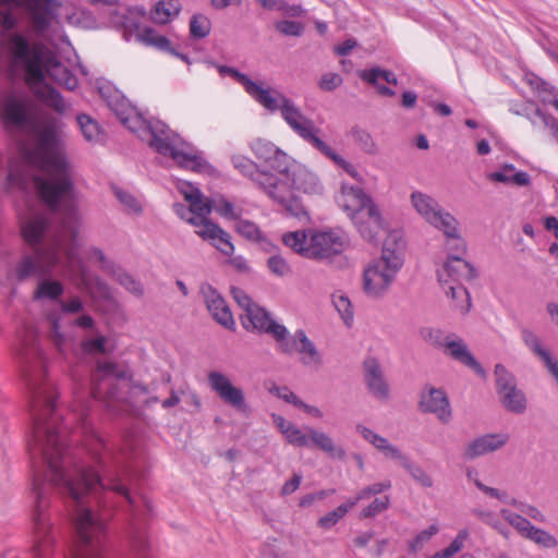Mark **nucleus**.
I'll return each instance as SVG.
<instances>
[{
  "label": "nucleus",
  "mask_w": 558,
  "mask_h": 558,
  "mask_svg": "<svg viewBox=\"0 0 558 558\" xmlns=\"http://www.w3.org/2000/svg\"><path fill=\"white\" fill-rule=\"evenodd\" d=\"M360 77L373 85L376 86L379 78L386 81L389 84L397 85L398 78L391 71L388 70H381L379 68H372L369 70H363L360 72Z\"/></svg>",
  "instance_id": "nucleus-42"
},
{
  "label": "nucleus",
  "mask_w": 558,
  "mask_h": 558,
  "mask_svg": "<svg viewBox=\"0 0 558 558\" xmlns=\"http://www.w3.org/2000/svg\"><path fill=\"white\" fill-rule=\"evenodd\" d=\"M140 41L147 46H153L161 51H172L170 40L158 34L154 28L145 26L136 35Z\"/></svg>",
  "instance_id": "nucleus-35"
},
{
  "label": "nucleus",
  "mask_w": 558,
  "mask_h": 558,
  "mask_svg": "<svg viewBox=\"0 0 558 558\" xmlns=\"http://www.w3.org/2000/svg\"><path fill=\"white\" fill-rule=\"evenodd\" d=\"M421 338L435 348L442 349L446 337L442 330L433 327H424L420 330Z\"/></svg>",
  "instance_id": "nucleus-57"
},
{
  "label": "nucleus",
  "mask_w": 558,
  "mask_h": 558,
  "mask_svg": "<svg viewBox=\"0 0 558 558\" xmlns=\"http://www.w3.org/2000/svg\"><path fill=\"white\" fill-rule=\"evenodd\" d=\"M107 337L104 335H99L95 338H87L82 340L81 342V349L83 353L88 355H96V354H106L107 353Z\"/></svg>",
  "instance_id": "nucleus-49"
},
{
  "label": "nucleus",
  "mask_w": 558,
  "mask_h": 558,
  "mask_svg": "<svg viewBox=\"0 0 558 558\" xmlns=\"http://www.w3.org/2000/svg\"><path fill=\"white\" fill-rule=\"evenodd\" d=\"M109 275L132 294L136 296H142L144 294V288L141 282L124 271L121 267L117 266Z\"/></svg>",
  "instance_id": "nucleus-38"
},
{
  "label": "nucleus",
  "mask_w": 558,
  "mask_h": 558,
  "mask_svg": "<svg viewBox=\"0 0 558 558\" xmlns=\"http://www.w3.org/2000/svg\"><path fill=\"white\" fill-rule=\"evenodd\" d=\"M404 248L405 242L397 231L387 235L380 258L363 272V290L368 296L379 298L389 289L403 265Z\"/></svg>",
  "instance_id": "nucleus-5"
},
{
  "label": "nucleus",
  "mask_w": 558,
  "mask_h": 558,
  "mask_svg": "<svg viewBox=\"0 0 558 558\" xmlns=\"http://www.w3.org/2000/svg\"><path fill=\"white\" fill-rule=\"evenodd\" d=\"M17 19L9 11H0L1 47L12 77L23 76L33 94L47 107L63 114L68 105L58 89L45 83V51L40 41H31L28 36L16 31Z\"/></svg>",
  "instance_id": "nucleus-1"
},
{
  "label": "nucleus",
  "mask_w": 558,
  "mask_h": 558,
  "mask_svg": "<svg viewBox=\"0 0 558 558\" xmlns=\"http://www.w3.org/2000/svg\"><path fill=\"white\" fill-rule=\"evenodd\" d=\"M267 89L268 97L275 102V106L264 108L270 112L280 110L287 124L305 142L318 149L324 144V141L318 137L320 130L301 112L292 100L271 87H267Z\"/></svg>",
  "instance_id": "nucleus-7"
},
{
  "label": "nucleus",
  "mask_w": 558,
  "mask_h": 558,
  "mask_svg": "<svg viewBox=\"0 0 558 558\" xmlns=\"http://www.w3.org/2000/svg\"><path fill=\"white\" fill-rule=\"evenodd\" d=\"M402 468H404L420 485L424 487H430L433 485L432 477L421 466L413 464L409 459Z\"/></svg>",
  "instance_id": "nucleus-58"
},
{
  "label": "nucleus",
  "mask_w": 558,
  "mask_h": 558,
  "mask_svg": "<svg viewBox=\"0 0 558 558\" xmlns=\"http://www.w3.org/2000/svg\"><path fill=\"white\" fill-rule=\"evenodd\" d=\"M64 292L63 284L58 280L41 279L39 280L34 294L33 300H49L57 301L61 298Z\"/></svg>",
  "instance_id": "nucleus-32"
},
{
  "label": "nucleus",
  "mask_w": 558,
  "mask_h": 558,
  "mask_svg": "<svg viewBox=\"0 0 558 558\" xmlns=\"http://www.w3.org/2000/svg\"><path fill=\"white\" fill-rule=\"evenodd\" d=\"M365 383L369 392L379 400L389 398V385L379 362L375 357L364 361Z\"/></svg>",
  "instance_id": "nucleus-27"
},
{
  "label": "nucleus",
  "mask_w": 558,
  "mask_h": 558,
  "mask_svg": "<svg viewBox=\"0 0 558 558\" xmlns=\"http://www.w3.org/2000/svg\"><path fill=\"white\" fill-rule=\"evenodd\" d=\"M260 4L268 10L281 11L289 16H301L303 9L301 5H289L282 0H259Z\"/></svg>",
  "instance_id": "nucleus-51"
},
{
  "label": "nucleus",
  "mask_w": 558,
  "mask_h": 558,
  "mask_svg": "<svg viewBox=\"0 0 558 558\" xmlns=\"http://www.w3.org/2000/svg\"><path fill=\"white\" fill-rule=\"evenodd\" d=\"M445 294L451 299L452 307L462 315L470 312L472 303L468 289L463 283H440Z\"/></svg>",
  "instance_id": "nucleus-31"
},
{
  "label": "nucleus",
  "mask_w": 558,
  "mask_h": 558,
  "mask_svg": "<svg viewBox=\"0 0 558 558\" xmlns=\"http://www.w3.org/2000/svg\"><path fill=\"white\" fill-rule=\"evenodd\" d=\"M99 94L123 125L132 132H137V128L144 123V119L131 106L129 100L110 85L100 86Z\"/></svg>",
  "instance_id": "nucleus-16"
},
{
  "label": "nucleus",
  "mask_w": 558,
  "mask_h": 558,
  "mask_svg": "<svg viewBox=\"0 0 558 558\" xmlns=\"http://www.w3.org/2000/svg\"><path fill=\"white\" fill-rule=\"evenodd\" d=\"M235 231L248 241L259 242L263 240V233L258 226L251 220L239 219Z\"/></svg>",
  "instance_id": "nucleus-48"
},
{
  "label": "nucleus",
  "mask_w": 558,
  "mask_h": 558,
  "mask_svg": "<svg viewBox=\"0 0 558 558\" xmlns=\"http://www.w3.org/2000/svg\"><path fill=\"white\" fill-rule=\"evenodd\" d=\"M317 150L319 153H322L325 157H327L330 160H332L337 166L342 168L352 178H356L357 177L359 172L355 169V167L352 163L348 162L345 159H343L339 154H337L325 142H324V144Z\"/></svg>",
  "instance_id": "nucleus-45"
},
{
  "label": "nucleus",
  "mask_w": 558,
  "mask_h": 558,
  "mask_svg": "<svg viewBox=\"0 0 558 558\" xmlns=\"http://www.w3.org/2000/svg\"><path fill=\"white\" fill-rule=\"evenodd\" d=\"M352 135L355 143H357L361 149L364 150L365 153L375 154L377 151L376 144L372 135L367 131L354 128L352 130Z\"/></svg>",
  "instance_id": "nucleus-54"
},
{
  "label": "nucleus",
  "mask_w": 558,
  "mask_h": 558,
  "mask_svg": "<svg viewBox=\"0 0 558 558\" xmlns=\"http://www.w3.org/2000/svg\"><path fill=\"white\" fill-rule=\"evenodd\" d=\"M458 226L459 223L458 220L456 219L454 230L452 232L449 231L448 233H444L445 236L447 238L446 245L448 250V257L450 256V254L460 255L461 257H463V255L466 252V245L459 233Z\"/></svg>",
  "instance_id": "nucleus-44"
},
{
  "label": "nucleus",
  "mask_w": 558,
  "mask_h": 558,
  "mask_svg": "<svg viewBox=\"0 0 558 558\" xmlns=\"http://www.w3.org/2000/svg\"><path fill=\"white\" fill-rule=\"evenodd\" d=\"M196 234L203 240L208 241L215 246L221 254L226 256H232L234 253V245L231 242L230 234L225 231L219 225L207 219L201 229H197Z\"/></svg>",
  "instance_id": "nucleus-26"
},
{
  "label": "nucleus",
  "mask_w": 558,
  "mask_h": 558,
  "mask_svg": "<svg viewBox=\"0 0 558 558\" xmlns=\"http://www.w3.org/2000/svg\"><path fill=\"white\" fill-rule=\"evenodd\" d=\"M390 487H391L390 481L374 483V484L368 485V486L364 487L363 489H361L357 493V495L355 496V498L350 499V501H354V506H355L359 501L366 499L373 495H378V494L389 489Z\"/></svg>",
  "instance_id": "nucleus-56"
},
{
  "label": "nucleus",
  "mask_w": 558,
  "mask_h": 558,
  "mask_svg": "<svg viewBox=\"0 0 558 558\" xmlns=\"http://www.w3.org/2000/svg\"><path fill=\"white\" fill-rule=\"evenodd\" d=\"M181 11L179 0H159L153 12L151 20L158 24H166Z\"/></svg>",
  "instance_id": "nucleus-34"
},
{
  "label": "nucleus",
  "mask_w": 558,
  "mask_h": 558,
  "mask_svg": "<svg viewBox=\"0 0 558 558\" xmlns=\"http://www.w3.org/2000/svg\"><path fill=\"white\" fill-rule=\"evenodd\" d=\"M77 124L84 138L89 143H98L101 140V131L98 122L88 114L82 113L77 116Z\"/></svg>",
  "instance_id": "nucleus-37"
},
{
  "label": "nucleus",
  "mask_w": 558,
  "mask_h": 558,
  "mask_svg": "<svg viewBox=\"0 0 558 558\" xmlns=\"http://www.w3.org/2000/svg\"><path fill=\"white\" fill-rule=\"evenodd\" d=\"M282 242L293 252L308 258L310 232L307 233L306 230L286 232L282 235Z\"/></svg>",
  "instance_id": "nucleus-33"
},
{
  "label": "nucleus",
  "mask_w": 558,
  "mask_h": 558,
  "mask_svg": "<svg viewBox=\"0 0 558 558\" xmlns=\"http://www.w3.org/2000/svg\"><path fill=\"white\" fill-rule=\"evenodd\" d=\"M241 323L245 330L266 333L275 339L282 340L286 326L271 318L270 313L255 304L241 315Z\"/></svg>",
  "instance_id": "nucleus-17"
},
{
  "label": "nucleus",
  "mask_w": 558,
  "mask_h": 558,
  "mask_svg": "<svg viewBox=\"0 0 558 558\" xmlns=\"http://www.w3.org/2000/svg\"><path fill=\"white\" fill-rule=\"evenodd\" d=\"M389 506H390L389 496H383L380 498H375L367 507H365L361 511L360 518H362V519L374 518L377 514L387 510L389 508Z\"/></svg>",
  "instance_id": "nucleus-53"
},
{
  "label": "nucleus",
  "mask_w": 558,
  "mask_h": 558,
  "mask_svg": "<svg viewBox=\"0 0 558 558\" xmlns=\"http://www.w3.org/2000/svg\"><path fill=\"white\" fill-rule=\"evenodd\" d=\"M418 407L423 413H433L442 423H448L451 420L449 399L441 389L426 385L421 392Z\"/></svg>",
  "instance_id": "nucleus-21"
},
{
  "label": "nucleus",
  "mask_w": 558,
  "mask_h": 558,
  "mask_svg": "<svg viewBox=\"0 0 558 558\" xmlns=\"http://www.w3.org/2000/svg\"><path fill=\"white\" fill-rule=\"evenodd\" d=\"M62 126L57 118L48 119L37 131L35 148L27 153L29 160L46 173V178H35V186L41 199L54 211L60 201L73 191L70 165L62 151Z\"/></svg>",
  "instance_id": "nucleus-2"
},
{
  "label": "nucleus",
  "mask_w": 558,
  "mask_h": 558,
  "mask_svg": "<svg viewBox=\"0 0 558 558\" xmlns=\"http://www.w3.org/2000/svg\"><path fill=\"white\" fill-rule=\"evenodd\" d=\"M77 213L71 206L63 214L62 221L58 233L53 241L44 244L45 235L48 229V220L43 215H36L25 219L21 223V234L24 242L36 251L38 248L57 250L64 255L65 266L71 272H78L83 269V262L78 256L76 238H77Z\"/></svg>",
  "instance_id": "nucleus-3"
},
{
  "label": "nucleus",
  "mask_w": 558,
  "mask_h": 558,
  "mask_svg": "<svg viewBox=\"0 0 558 558\" xmlns=\"http://www.w3.org/2000/svg\"><path fill=\"white\" fill-rule=\"evenodd\" d=\"M232 163L234 168L239 170L240 173H242L244 177L250 178L256 186H258L259 181H262L259 174H266V171L259 170V168L253 160L242 155L233 156Z\"/></svg>",
  "instance_id": "nucleus-36"
},
{
  "label": "nucleus",
  "mask_w": 558,
  "mask_h": 558,
  "mask_svg": "<svg viewBox=\"0 0 558 558\" xmlns=\"http://www.w3.org/2000/svg\"><path fill=\"white\" fill-rule=\"evenodd\" d=\"M201 294L213 318L225 328L234 330L235 322L232 313L217 289L210 283H203L201 286Z\"/></svg>",
  "instance_id": "nucleus-20"
},
{
  "label": "nucleus",
  "mask_w": 558,
  "mask_h": 558,
  "mask_svg": "<svg viewBox=\"0 0 558 558\" xmlns=\"http://www.w3.org/2000/svg\"><path fill=\"white\" fill-rule=\"evenodd\" d=\"M521 336L524 344L543 361L551 356L549 352L542 347L539 338L532 330L523 328Z\"/></svg>",
  "instance_id": "nucleus-46"
},
{
  "label": "nucleus",
  "mask_w": 558,
  "mask_h": 558,
  "mask_svg": "<svg viewBox=\"0 0 558 558\" xmlns=\"http://www.w3.org/2000/svg\"><path fill=\"white\" fill-rule=\"evenodd\" d=\"M354 507V501H350L348 500L347 502L340 505L339 507H337L335 510L332 511H329L328 513H326L325 515H323L322 518H319L318 520V525L322 527V529H331L332 526H335L339 520H341L348 512L350 509H352Z\"/></svg>",
  "instance_id": "nucleus-41"
},
{
  "label": "nucleus",
  "mask_w": 558,
  "mask_h": 558,
  "mask_svg": "<svg viewBox=\"0 0 558 558\" xmlns=\"http://www.w3.org/2000/svg\"><path fill=\"white\" fill-rule=\"evenodd\" d=\"M184 197L189 202L193 215L206 218V216L211 213V206L207 202H204L203 195L198 189H191L190 192H185Z\"/></svg>",
  "instance_id": "nucleus-40"
},
{
  "label": "nucleus",
  "mask_w": 558,
  "mask_h": 558,
  "mask_svg": "<svg viewBox=\"0 0 558 558\" xmlns=\"http://www.w3.org/2000/svg\"><path fill=\"white\" fill-rule=\"evenodd\" d=\"M259 178L262 181H259L257 187L280 205L289 216L308 220L307 211L301 201L294 195L289 179H280L269 172L259 174Z\"/></svg>",
  "instance_id": "nucleus-10"
},
{
  "label": "nucleus",
  "mask_w": 558,
  "mask_h": 558,
  "mask_svg": "<svg viewBox=\"0 0 558 558\" xmlns=\"http://www.w3.org/2000/svg\"><path fill=\"white\" fill-rule=\"evenodd\" d=\"M356 430L361 434V436L366 441L372 444L379 451L385 447V445H387L389 442L387 438L378 435L377 433H375L371 428H368L366 426H363L361 424L356 425Z\"/></svg>",
  "instance_id": "nucleus-60"
},
{
  "label": "nucleus",
  "mask_w": 558,
  "mask_h": 558,
  "mask_svg": "<svg viewBox=\"0 0 558 558\" xmlns=\"http://www.w3.org/2000/svg\"><path fill=\"white\" fill-rule=\"evenodd\" d=\"M476 277V269L460 255L450 254L442 268L438 270L439 283H463Z\"/></svg>",
  "instance_id": "nucleus-23"
},
{
  "label": "nucleus",
  "mask_w": 558,
  "mask_h": 558,
  "mask_svg": "<svg viewBox=\"0 0 558 558\" xmlns=\"http://www.w3.org/2000/svg\"><path fill=\"white\" fill-rule=\"evenodd\" d=\"M494 374L496 377V390L502 407L511 413L525 412L527 401L522 390L517 388L514 376L502 364H496Z\"/></svg>",
  "instance_id": "nucleus-11"
},
{
  "label": "nucleus",
  "mask_w": 558,
  "mask_h": 558,
  "mask_svg": "<svg viewBox=\"0 0 558 558\" xmlns=\"http://www.w3.org/2000/svg\"><path fill=\"white\" fill-rule=\"evenodd\" d=\"M278 350L283 354H300V361L304 366L319 367L322 365V355L314 342L306 336L303 329H299L293 336L289 337L286 332L282 340L277 341Z\"/></svg>",
  "instance_id": "nucleus-14"
},
{
  "label": "nucleus",
  "mask_w": 558,
  "mask_h": 558,
  "mask_svg": "<svg viewBox=\"0 0 558 558\" xmlns=\"http://www.w3.org/2000/svg\"><path fill=\"white\" fill-rule=\"evenodd\" d=\"M114 194L119 202L131 213H141L142 206L138 201L129 192L114 187Z\"/></svg>",
  "instance_id": "nucleus-63"
},
{
  "label": "nucleus",
  "mask_w": 558,
  "mask_h": 558,
  "mask_svg": "<svg viewBox=\"0 0 558 558\" xmlns=\"http://www.w3.org/2000/svg\"><path fill=\"white\" fill-rule=\"evenodd\" d=\"M468 536H469L468 531L461 530L448 547H446L445 549H442L440 551H437L429 558H451L453 555H456L457 553H459L462 549Z\"/></svg>",
  "instance_id": "nucleus-52"
},
{
  "label": "nucleus",
  "mask_w": 558,
  "mask_h": 558,
  "mask_svg": "<svg viewBox=\"0 0 558 558\" xmlns=\"http://www.w3.org/2000/svg\"><path fill=\"white\" fill-rule=\"evenodd\" d=\"M287 441L296 447H310V436L303 433L299 427L292 425L288 430H284Z\"/></svg>",
  "instance_id": "nucleus-59"
},
{
  "label": "nucleus",
  "mask_w": 558,
  "mask_h": 558,
  "mask_svg": "<svg viewBox=\"0 0 558 558\" xmlns=\"http://www.w3.org/2000/svg\"><path fill=\"white\" fill-rule=\"evenodd\" d=\"M174 210L180 218L195 226L197 229H201V226H203V223H205V221L207 220V218H202L193 215L190 206H185L183 204H175Z\"/></svg>",
  "instance_id": "nucleus-64"
},
{
  "label": "nucleus",
  "mask_w": 558,
  "mask_h": 558,
  "mask_svg": "<svg viewBox=\"0 0 558 558\" xmlns=\"http://www.w3.org/2000/svg\"><path fill=\"white\" fill-rule=\"evenodd\" d=\"M295 189L305 194H320L323 185L316 174L312 172L300 173L294 179Z\"/></svg>",
  "instance_id": "nucleus-39"
},
{
  "label": "nucleus",
  "mask_w": 558,
  "mask_h": 558,
  "mask_svg": "<svg viewBox=\"0 0 558 558\" xmlns=\"http://www.w3.org/2000/svg\"><path fill=\"white\" fill-rule=\"evenodd\" d=\"M220 76H230L236 83L241 84L246 94L263 107H272L275 102L268 97V89L263 83L252 81L246 74L235 68L213 63Z\"/></svg>",
  "instance_id": "nucleus-22"
},
{
  "label": "nucleus",
  "mask_w": 558,
  "mask_h": 558,
  "mask_svg": "<svg viewBox=\"0 0 558 558\" xmlns=\"http://www.w3.org/2000/svg\"><path fill=\"white\" fill-rule=\"evenodd\" d=\"M149 133L148 143L157 153L169 156L181 168L195 172L205 171L209 165L199 155L193 154L182 148V141L179 135L174 134L167 124L159 120H144L137 128Z\"/></svg>",
  "instance_id": "nucleus-6"
},
{
  "label": "nucleus",
  "mask_w": 558,
  "mask_h": 558,
  "mask_svg": "<svg viewBox=\"0 0 558 558\" xmlns=\"http://www.w3.org/2000/svg\"><path fill=\"white\" fill-rule=\"evenodd\" d=\"M344 194L348 201L351 202V205H347V208H352L355 225L361 235L368 242L377 241L383 229V218L377 206L359 186H351L344 191Z\"/></svg>",
  "instance_id": "nucleus-8"
},
{
  "label": "nucleus",
  "mask_w": 558,
  "mask_h": 558,
  "mask_svg": "<svg viewBox=\"0 0 558 558\" xmlns=\"http://www.w3.org/2000/svg\"><path fill=\"white\" fill-rule=\"evenodd\" d=\"M501 514L505 518V520L511 526H513L521 536L526 537L527 533L530 532V527L533 526V524L526 518L518 513L511 512L507 509L501 510Z\"/></svg>",
  "instance_id": "nucleus-50"
},
{
  "label": "nucleus",
  "mask_w": 558,
  "mask_h": 558,
  "mask_svg": "<svg viewBox=\"0 0 558 558\" xmlns=\"http://www.w3.org/2000/svg\"><path fill=\"white\" fill-rule=\"evenodd\" d=\"M275 27L284 36L300 37L304 33V25L299 21L281 20L275 23Z\"/></svg>",
  "instance_id": "nucleus-55"
},
{
  "label": "nucleus",
  "mask_w": 558,
  "mask_h": 558,
  "mask_svg": "<svg viewBox=\"0 0 558 558\" xmlns=\"http://www.w3.org/2000/svg\"><path fill=\"white\" fill-rule=\"evenodd\" d=\"M442 349L444 352L454 361H458L461 364L470 367L482 377L486 376L484 368L470 352L463 339L454 335H449L446 337Z\"/></svg>",
  "instance_id": "nucleus-24"
},
{
  "label": "nucleus",
  "mask_w": 558,
  "mask_h": 558,
  "mask_svg": "<svg viewBox=\"0 0 558 558\" xmlns=\"http://www.w3.org/2000/svg\"><path fill=\"white\" fill-rule=\"evenodd\" d=\"M270 271L279 277L287 276L291 272V267L287 260L279 254L271 255L267 260Z\"/></svg>",
  "instance_id": "nucleus-62"
},
{
  "label": "nucleus",
  "mask_w": 558,
  "mask_h": 558,
  "mask_svg": "<svg viewBox=\"0 0 558 558\" xmlns=\"http://www.w3.org/2000/svg\"><path fill=\"white\" fill-rule=\"evenodd\" d=\"M508 440V434H487L477 437L468 446L464 457L468 459H474L476 457L494 452L504 447Z\"/></svg>",
  "instance_id": "nucleus-28"
},
{
  "label": "nucleus",
  "mask_w": 558,
  "mask_h": 558,
  "mask_svg": "<svg viewBox=\"0 0 558 558\" xmlns=\"http://www.w3.org/2000/svg\"><path fill=\"white\" fill-rule=\"evenodd\" d=\"M0 118L7 128L22 129L31 124L32 116L26 99L10 93L0 100Z\"/></svg>",
  "instance_id": "nucleus-18"
},
{
  "label": "nucleus",
  "mask_w": 558,
  "mask_h": 558,
  "mask_svg": "<svg viewBox=\"0 0 558 558\" xmlns=\"http://www.w3.org/2000/svg\"><path fill=\"white\" fill-rule=\"evenodd\" d=\"M310 436V446H314L317 449L327 453L330 458L343 460L347 456L345 450L342 447L336 446L332 438L320 430L313 427H305Z\"/></svg>",
  "instance_id": "nucleus-30"
},
{
  "label": "nucleus",
  "mask_w": 558,
  "mask_h": 558,
  "mask_svg": "<svg viewBox=\"0 0 558 558\" xmlns=\"http://www.w3.org/2000/svg\"><path fill=\"white\" fill-rule=\"evenodd\" d=\"M347 245L348 238L340 230H310L308 258H330L342 253Z\"/></svg>",
  "instance_id": "nucleus-15"
},
{
  "label": "nucleus",
  "mask_w": 558,
  "mask_h": 558,
  "mask_svg": "<svg viewBox=\"0 0 558 558\" xmlns=\"http://www.w3.org/2000/svg\"><path fill=\"white\" fill-rule=\"evenodd\" d=\"M525 538L545 548H555L558 546V541L554 535L534 525L530 527V532Z\"/></svg>",
  "instance_id": "nucleus-47"
},
{
  "label": "nucleus",
  "mask_w": 558,
  "mask_h": 558,
  "mask_svg": "<svg viewBox=\"0 0 558 558\" xmlns=\"http://www.w3.org/2000/svg\"><path fill=\"white\" fill-rule=\"evenodd\" d=\"M207 380L210 389L227 404L240 412L247 411L244 392L241 388L232 385L230 378L217 371L209 372Z\"/></svg>",
  "instance_id": "nucleus-19"
},
{
  "label": "nucleus",
  "mask_w": 558,
  "mask_h": 558,
  "mask_svg": "<svg viewBox=\"0 0 558 558\" xmlns=\"http://www.w3.org/2000/svg\"><path fill=\"white\" fill-rule=\"evenodd\" d=\"M48 52L49 50L47 49L45 51V75L48 74L53 81L69 90H74L78 85L76 76L60 61L48 58Z\"/></svg>",
  "instance_id": "nucleus-29"
},
{
  "label": "nucleus",
  "mask_w": 558,
  "mask_h": 558,
  "mask_svg": "<svg viewBox=\"0 0 558 558\" xmlns=\"http://www.w3.org/2000/svg\"><path fill=\"white\" fill-rule=\"evenodd\" d=\"M211 31L210 20L201 13L194 14L190 21V33L193 38L207 37Z\"/></svg>",
  "instance_id": "nucleus-43"
},
{
  "label": "nucleus",
  "mask_w": 558,
  "mask_h": 558,
  "mask_svg": "<svg viewBox=\"0 0 558 558\" xmlns=\"http://www.w3.org/2000/svg\"><path fill=\"white\" fill-rule=\"evenodd\" d=\"M411 203L426 222L442 233L454 230L456 218L446 211L432 196L416 191L411 194Z\"/></svg>",
  "instance_id": "nucleus-13"
},
{
  "label": "nucleus",
  "mask_w": 558,
  "mask_h": 558,
  "mask_svg": "<svg viewBox=\"0 0 558 558\" xmlns=\"http://www.w3.org/2000/svg\"><path fill=\"white\" fill-rule=\"evenodd\" d=\"M64 255L57 250L38 248L32 253H25L16 262L12 276L17 282H24L33 277L43 278L51 274L56 266H65Z\"/></svg>",
  "instance_id": "nucleus-9"
},
{
  "label": "nucleus",
  "mask_w": 558,
  "mask_h": 558,
  "mask_svg": "<svg viewBox=\"0 0 558 558\" xmlns=\"http://www.w3.org/2000/svg\"><path fill=\"white\" fill-rule=\"evenodd\" d=\"M333 304L340 313L347 326H350L353 320L352 305L348 296L339 295L333 298Z\"/></svg>",
  "instance_id": "nucleus-61"
},
{
  "label": "nucleus",
  "mask_w": 558,
  "mask_h": 558,
  "mask_svg": "<svg viewBox=\"0 0 558 558\" xmlns=\"http://www.w3.org/2000/svg\"><path fill=\"white\" fill-rule=\"evenodd\" d=\"M257 159L263 160L268 167L283 173L288 170L287 155L272 143L257 138L251 144Z\"/></svg>",
  "instance_id": "nucleus-25"
},
{
  "label": "nucleus",
  "mask_w": 558,
  "mask_h": 558,
  "mask_svg": "<svg viewBox=\"0 0 558 558\" xmlns=\"http://www.w3.org/2000/svg\"><path fill=\"white\" fill-rule=\"evenodd\" d=\"M130 368L113 361H98L90 374V393L106 410L116 416L128 414L133 409Z\"/></svg>",
  "instance_id": "nucleus-4"
},
{
  "label": "nucleus",
  "mask_w": 558,
  "mask_h": 558,
  "mask_svg": "<svg viewBox=\"0 0 558 558\" xmlns=\"http://www.w3.org/2000/svg\"><path fill=\"white\" fill-rule=\"evenodd\" d=\"M0 5L9 7L1 10L9 12L11 8H24L34 33L43 35L51 25L52 8L58 5V0H0Z\"/></svg>",
  "instance_id": "nucleus-12"
}]
</instances>
